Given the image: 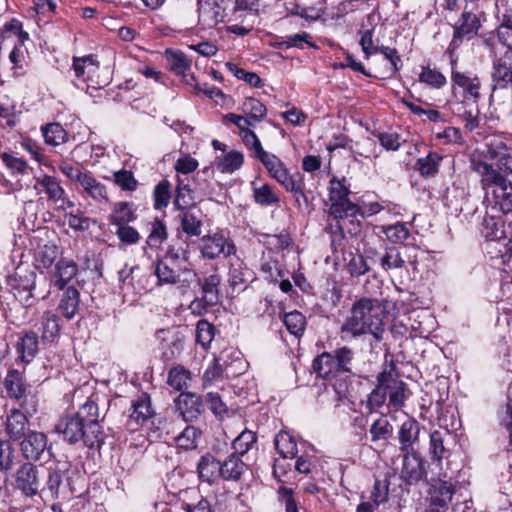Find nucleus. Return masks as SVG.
<instances>
[{"label": "nucleus", "instance_id": "1", "mask_svg": "<svg viewBox=\"0 0 512 512\" xmlns=\"http://www.w3.org/2000/svg\"><path fill=\"white\" fill-rule=\"evenodd\" d=\"M510 148L501 140L487 144L483 155H472L471 169L479 177L484 200L505 215H512V180L508 178Z\"/></svg>", "mask_w": 512, "mask_h": 512}, {"label": "nucleus", "instance_id": "2", "mask_svg": "<svg viewBox=\"0 0 512 512\" xmlns=\"http://www.w3.org/2000/svg\"><path fill=\"white\" fill-rule=\"evenodd\" d=\"M385 309L378 299L363 297L352 304L349 315L340 327L344 341L370 334L380 342L385 332Z\"/></svg>", "mask_w": 512, "mask_h": 512}, {"label": "nucleus", "instance_id": "3", "mask_svg": "<svg viewBox=\"0 0 512 512\" xmlns=\"http://www.w3.org/2000/svg\"><path fill=\"white\" fill-rule=\"evenodd\" d=\"M56 431L70 444L83 440L89 448H100L104 442L99 409L91 399H88L75 414L62 418L56 425Z\"/></svg>", "mask_w": 512, "mask_h": 512}, {"label": "nucleus", "instance_id": "4", "mask_svg": "<svg viewBox=\"0 0 512 512\" xmlns=\"http://www.w3.org/2000/svg\"><path fill=\"white\" fill-rule=\"evenodd\" d=\"M354 352L347 346L339 347L333 352H323L313 361V369L319 377L330 382L336 401L341 402L348 397L349 384L347 377L351 374Z\"/></svg>", "mask_w": 512, "mask_h": 512}, {"label": "nucleus", "instance_id": "5", "mask_svg": "<svg viewBox=\"0 0 512 512\" xmlns=\"http://www.w3.org/2000/svg\"><path fill=\"white\" fill-rule=\"evenodd\" d=\"M188 251L170 245L165 255L155 264V275L160 284L176 285L188 288L195 281L197 274L190 268Z\"/></svg>", "mask_w": 512, "mask_h": 512}, {"label": "nucleus", "instance_id": "6", "mask_svg": "<svg viewBox=\"0 0 512 512\" xmlns=\"http://www.w3.org/2000/svg\"><path fill=\"white\" fill-rule=\"evenodd\" d=\"M455 494V485L447 479L446 473L431 478L428 489V507L426 512H448Z\"/></svg>", "mask_w": 512, "mask_h": 512}, {"label": "nucleus", "instance_id": "7", "mask_svg": "<svg viewBox=\"0 0 512 512\" xmlns=\"http://www.w3.org/2000/svg\"><path fill=\"white\" fill-rule=\"evenodd\" d=\"M14 489L27 498L40 497L42 490L41 472L31 462L22 463L13 474Z\"/></svg>", "mask_w": 512, "mask_h": 512}, {"label": "nucleus", "instance_id": "8", "mask_svg": "<svg viewBox=\"0 0 512 512\" xmlns=\"http://www.w3.org/2000/svg\"><path fill=\"white\" fill-rule=\"evenodd\" d=\"M73 70L78 82L87 85V92L90 89L98 90L108 84V78L100 73L99 63L93 55H86L73 59Z\"/></svg>", "mask_w": 512, "mask_h": 512}, {"label": "nucleus", "instance_id": "9", "mask_svg": "<svg viewBox=\"0 0 512 512\" xmlns=\"http://www.w3.org/2000/svg\"><path fill=\"white\" fill-rule=\"evenodd\" d=\"M51 447L48 436L35 430H31L19 442L22 457L31 463L41 460L46 453L50 454Z\"/></svg>", "mask_w": 512, "mask_h": 512}, {"label": "nucleus", "instance_id": "10", "mask_svg": "<svg viewBox=\"0 0 512 512\" xmlns=\"http://www.w3.org/2000/svg\"><path fill=\"white\" fill-rule=\"evenodd\" d=\"M221 277L218 274H211L201 282V297L196 298L190 305L193 312L201 314L202 310L217 305L220 301L219 286Z\"/></svg>", "mask_w": 512, "mask_h": 512}, {"label": "nucleus", "instance_id": "11", "mask_svg": "<svg viewBox=\"0 0 512 512\" xmlns=\"http://www.w3.org/2000/svg\"><path fill=\"white\" fill-rule=\"evenodd\" d=\"M402 456L400 477L406 484L417 485L426 479L425 460L418 452L403 453Z\"/></svg>", "mask_w": 512, "mask_h": 512}, {"label": "nucleus", "instance_id": "12", "mask_svg": "<svg viewBox=\"0 0 512 512\" xmlns=\"http://www.w3.org/2000/svg\"><path fill=\"white\" fill-rule=\"evenodd\" d=\"M36 275L33 271H18L11 283V290L16 300L23 306L33 305Z\"/></svg>", "mask_w": 512, "mask_h": 512}, {"label": "nucleus", "instance_id": "13", "mask_svg": "<svg viewBox=\"0 0 512 512\" xmlns=\"http://www.w3.org/2000/svg\"><path fill=\"white\" fill-rule=\"evenodd\" d=\"M451 81L454 91L460 89L464 100L477 102L480 98L481 81L472 72H461L452 68Z\"/></svg>", "mask_w": 512, "mask_h": 512}, {"label": "nucleus", "instance_id": "14", "mask_svg": "<svg viewBox=\"0 0 512 512\" xmlns=\"http://www.w3.org/2000/svg\"><path fill=\"white\" fill-rule=\"evenodd\" d=\"M236 251L235 245L221 234L204 236L201 239V253L204 258L228 257Z\"/></svg>", "mask_w": 512, "mask_h": 512}, {"label": "nucleus", "instance_id": "15", "mask_svg": "<svg viewBox=\"0 0 512 512\" xmlns=\"http://www.w3.org/2000/svg\"><path fill=\"white\" fill-rule=\"evenodd\" d=\"M77 190L83 198L92 199L98 204L109 202L108 190L105 184L99 181L90 171H86L82 179L77 184Z\"/></svg>", "mask_w": 512, "mask_h": 512}, {"label": "nucleus", "instance_id": "16", "mask_svg": "<svg viewBox=\"0 0 512 512\" xmlns=\"http://www.w3.org/2000/svg\"><path fill=\"white\" fill-rule=\"evenodd\" d=\"M4 427L11 442L21 440L31 431L26 413L20 409H12L7 413Z\"/></svg>", "mask_w": 512, "mask_h": 512}, {"label": "nucleus", "instance_id": "17", "mask_svg": "<svg viewBox=\"0 0 512 512\" xmlns=\"http://www.w3.org/2000/svg\"><path fill=\"white\" fill-rule=\"evenodd\" d=\"M345 182V179L339 180L336 177H332L329 182L330 215L340 213L343 209L354 204L348 198L350 189Z\"/></svg>", "mask_w": 512, "mask_h": 512}, {"label": "nucleus", "instance_id": "18", "mask_svg": "<svg viewBox=\"0 0 512 512\" xmlns=\"http://www.w3.org/2000/svg\"><path fill=\"white\" fill-rule=\"evenodd\" d=\"M337 221V227L342 234L356 236L361 231V220L363 214L360 208L353 204L340 211V213L331 215Z\"/></svg>", "mask_w": 512, "mask_h": 512}, {"label": "nucleus", "instance_id": "19", "mask_svg": "<svg viewBox=\"0 0 512 512\" xmlns=\"http://www.w3.org/2000/svg\"><path fill=\"white\" fill-rule=\"evenodd\" d=\"M420 424L409 418L404 421L398 431L399 450L401 453L417 452L415 445L419 442Z\"/></svg>", "mask_w": 512, "mask_h": 512}, {"label": "nucleus", "instance_id": "20", "mask_svg": "<svg viewBox=\"0 0 512 512\" xmlns=\"http://www.w3.org/2000/svg\"><path fill=\"white\" fill-rule=\"evenodd\" d=\"M176 406L186 422L196 420L204 411L201 398L193 393H181L177 399Z\"/></svg>", "mask_w": 512, "mask_h": 512}, {"label": "nucleus", "instance_id": "21", "mask_svg": "<svg viewBox=\"0 0 512 512\" xmlns=\"http://www.w3.org/2000/svg\"><path fill=\"white\" fill-rule=\"evenodd\" d=\"M78 266L71 259H60L50 274V283L62 290L77 275Z\"/></svg>", "mask_w": 512, "mask_h": 512}, {"label": "nucleus", "instance_id": "22", "mask_svg": "<svg viewBox=\"0 0 512 512\" xmlns=\"http://www.w3.org/2000/svg\"><path fill=\"white\" fill-rule=\"evenodd\" d=\"M492 80L495 88H505L512 83V53L494 60Z\"/></svg>", "mask_w": 512, "mask_h": 512}, {"label": "nucleus", "instance_id": "23", "mask_svg": "<svg viewBox=\"0 0 512 512\" xmlns=\"http://www.w3.org/2000/svg\"><path fill=\"white\" fill-rule=\"evenodd\" d=\"M198 13L199 22L205 28H212L223 19V10L216 0H199Z\"/></svg>", "mask_w": 512, "mask_h": 512}, {"label": "nucleus", "instance_id": "24", "mask_svg": "<svg viewBox=\"0 0 512 512\" xmlns=\"http://www.w3.org/2000/svg\"><path fill=\"white\" fill-rule=\"evenodd\" d=\"M200 480L209 484L221 478V462L210 453L203 455L197 465Z\"/></svg>", "mask_w": 512, "mask_h": 512}, {"label": "nucleus", "instance_id": "25", "mask_svg": "<svg viewBox=\"0 0 512 512\" xmlns=\"http://www.w3.org/2000/svg\"><path fill=\"white\" fill-rule=\"evenodd\" d=\"M247 470V464L236 453L230 454L221 462V478L225 481H239Z\"/></svg>", "mask_w": 512, "mask_h": 512}, {"label": "nucleus", "instance_id": "26", "mask_svg": "<svg viewBox=\"0 0 512 512\" xmlns=\"http://www.w3.org/2000/svg\"><path fill=\"white\" fill-rule=\"evenodd\" d=\"M369 433L375 447L384 448L393 434V426L386 416H381L372 423Z\"/></svg>", "mask_w": 512, "mask_h": 512}, {"label": "nucleus", "instance_id": "27", "mask_svg": "<svg viewBox=\"0 0 512 512\" xmlns=\"http://www.w3.org/2000/svg\"><path fill=\"white\" fill-rule=\"evenodd\" d=\"M383 383H386L387 397L394 407H401L404 404V383L392 371H384Z\"/></svg>", "mask_w": 512, "mask_h": 512}, {"label": "nucleus", "instance_id": "28", "mask_svg": "<svg viewBox=\"0 0 512 512\" xmlns=\"http://www.w3.org/2000/svg\"><path fill=\"white\" fill-rule=\"evenodd\" d=\"M38 335L34 331L26 332L16 345L17 352L23 363H30L38 353Z\"/></svg>", "mask_w": 512, "mask_h": 512}, {"label": "nucleus", "instance_id": "29", "mask_svg": "<svg viewBox=\"0 0 512 512\" xmlns=\"http://www.w3.org/2000/svg\"><path fill=\"white\" fill-rule=\"evenodd\" d=\"M59 317L52 311H45L41 316L38 330L43 342L54 341L60 332Z\"/></svg>", "mask_w": 512, "mask_h": 512}, {"label": "nucleus", "instance_id": "30", "mask_svg": "<svg viewBox=\"0 0 512 512\" xmlns=\"http://www.w3.org/2000/svg\"><path fill=\"white\" fill-rule=\"evenodd\" d=\"M479 27L480 21L476 15L471 12H463L454 26V37L470 39L477 33Z\"/></svg>", "mask_w": 512, "mask_h": 512}, {"label": "nucleus", "instance_id": "31", "mask_svg": "<svg viewBox=\"0 0 512 512\" xmlns=\"http://www.w3.org/2000/svg\"><path fill=\"white\" fill-rule=\"evenodd\" d=\"M450 437L451 435L448 430H435L430 434L429 453L433 462L440 463L443 458L448 457L449 451L445 446V442Z\"/></svg>", "mask_w": 512, "mask_h": 512}, {"label": "nucleus", "instance_id": "32", "mask_svg": "<svg viewBox=\"0 0 512 512\" xmlns=\"http://www.w3.org/2000/svg\"><path fill=\"white\" fill-rule=\"evenodd\" d=\"M80 303L79 291L69 286L63 293L58 309L66 319H72L78 311Z\"/></svg>", "mask_w": 512, "mask_h": 512}, {"label": "nucleus", "instance_id": "33", "mask_svg": "<svg viewBox=\"0 0 512 512\" xmlns=\"http://www.w3.org/2000/svg\"><path fill=\"white\" fill-rule=\"evenodd\" d=\"M154 414L151 406L150 397L146 393H142L132 402V412L130 419L138 424H143L149 420Z\"/></svg>", "mask_w": 512, "mask_h": 512}, {"label": "nucleus", "instance_id": "34", "mask_svg": "<svg viewBox=\"0 0 512 512\" xmlns=\"http://www.w3.org/2000/svg\"><path fill=\"white\" fill-rule=\"evenodd\" d=\"M165 57L170 70L177 76L186 77L187 72L191 69V60L179 50L167 49Z\"/></svg>", "mask_w": 512, "mask_h": 512}, {"label": "nucleus", "instance_id": "35", "mask_svg": "<svg viewBox=\"0 0 512 512\" xmlns=\"http://www.w3.org/2000/svg\"><path fill=\"white\" fill-rule=\"evenodd\" d=\"M7 395L16 400L25 397L26 386L22 374L15 369L9 370L4 379Z\"/></svg>", "mask_w": 512, "mask_h": 512}, {"label": "nucleus", "instance_id": "36", "mask_svg": "<svg viewBox=\"0 0 512 512\" xmlns=\"http://www.w3.org/2000/svg\"><path fill=\"white\" fill-rule=\"evenodd\" d=\"M63 485V472L60 469L50 470L45 485L42 484V500H55L60 496Z\"/></svg>", "mask_w": 512, "mask_h": 512}, {"label": "nucleus", "instance_id": "37", "mask_svg": "<svg viewBox=\"0 0 512 512\" xmlns=\"http://www.w3.org/2000/svg\"><path fill=\"white\" fill-rule=\"evenodd\" d=\"M136 219V214L132 205L128 202H118L114 204L113 210L109 215V222L116 227L128 225Z\"/></svg>", "mask_w": 512, "mask_h": 512}, {"label": "nucleus", "instance_id": "38", "mask_svg": "<svg viewBox=\"0 0 512 512\" xmlns=\"http://www.w3.org/2000/svg\"><path fill=\"white\" fill-rule=\"evenodd\" d=\"M442 156L435 151L429 152L425 157L416 161L415 169L422 177H434L439 170Z\"/></svg>", "mask_w": 512, "mask_h": 512}, {"label": "nucleus", "instance_id": "39", "mask_svg": "<svg viewBox=\"0 0 512 512\" xmlns=\"http://www.w3.org/2000/svg\"><path fill=\"white\" fill-rule=\"evenodd\" d=\"M252 278V271L244 263L236 258L230 262L229 283L233 288L241 286Z\"/></svg>", "mask_w": 512, "mask_h": 512}, {"label": "nucleus", "instance_id": "40", "mask_svg": "<svg viewBox=\"0 0 512 512\" xmlns=\"http://www.w3.org/2000/svg\"><path fill=\"white\" fill-rule=\"evenodd\" d=\"M274 444L276 450L283 458L292 459L298 452L295 439L286 431H280L276 435Z\"/></svg>", "mask_w": 512, "mask_h": 512}, {"label": "nucleus", "instance_id": "41", "mask_svg": "<svg viewBox=\"0 0 512 512\" xmlns=\"http://www.w3.org/2000/svg\"><path fill=\"white\" fill-rule=\"evenodd\" d=\"M378 261L384 271L400 269L405 264L399 249L394 246L387 247L382 254H379Z\"/></svg>", "mask_w": 512, "mask_h": 512}, {"label": "nucleus", "instance_id": "42", "mask_svg": "<svg viewBox=\"0 0 512 512\" xmlns=\"http://www.w3.org/2000/svg\"><path fill=\"white\" fill-rule=\"evenodd\" d=\"M481 232L487 240H499L504 236V223L499 217L486 215Z\"/></svg>", "mask_w": 512, "mask_h": 512}, {"label": "nucleus", "instance_id": "43", "mask_svg": "<svg viewBox=\"0 0 512 512\" xmlns=\"http://www.w3.org/2000/svg\"><path fill=\"white\" fill-rule=\"evenodd\" d=\"M45 143L52 146L61 145L68 140V134L59 123H49L41 128Z\"/></svg>", "mask_w": 512, "mask_h": 512}, {"label": "nucleus", "instance_id": "44", "mask_svg": "<svg viewBox=\"0 0 512 512\" xmlns=\"http://www.w3.org/2000/svg\"><path fill=\"white\" fill-rule=\"evenodd\" d=\"M259 160L275 180L279 181L281 178L285 179V174L288 170L284 167V164L277 156L266 152L262 153Z\"/></svg>", "mask_w": 512, "mask_h": 512}, {"label": "nucleus", "instance_id": "45", "mask_svg": "<svg viewBox=\"0 0 512 512\" xmlns=\"http://www.w3.org/2000/svg\"><path fill=\"white\" fill-rule=\"evenodd\" d=\"M242 111L253 124L254 122H261L267 113L265 105L256 98L245 99L242 104Z\"/></svg>", "mask_w": 512, "mask_h": 512}, {"label": "nucleus", "instance_id": "46", "mask_svg": "<svg viewBox=\"0 0 512 512\" xmlns=\"http://www.w3.org/2000/svg\"><path fill=\"white\" fill-rule=\"evenodd\" d=\"M58 255V247L53 243H47L38 247L35 259L39 266H42L43 268H49L55 262Z\"/></svg>", "mask_w": 512, "mask_h": 512}, {"label": "nucleus", "instance_id": "47", "mask_svg": "<svg viewBox=\"0 0 512 512\" xmlns=\"http://www.w3.org/2000/svg\"><path fill=\"white\" fill-rule=\"evenodd\" d=\"M181 227L189 236H199L201 234L202 222L199 217L191 210L182 211L179 214Z\"/></svg>", "mask_w": 512, "mask_h": 512}, {"label": "nucleus", "instance_id": "48", "mask_svg": "<svg viewBox=\"0 0 512 512\" xmlns=\"http://www.w3.org/2000/svg\"><path fill=\"white\" fill-rule=\"evenodd\" d=\"M37 184L43 187L50 200L58 201L65 194L60 182L55 177L44 175L42 178H37Z\"/></svg>", "mask_w": 512, "mask_h": 512}, {"label": "nucleus", "instance_id": "49", "mask_svg": "<svg viewBox=\"0 0 512 512\" xmlns=\"http://www.w3.org/2000/svg\"><path fill=\"white\" fill-rule=\"evenodd\" d=\"M190 380V372L184 367L177 366L169 371L167 383L175 390L182 391L188 387Z\"/></svg>", "mask_w": 512, "mask_h": 512}, {"label": "nucleus", "instance_id": "50", "mask_svg": "<svg viewBox=\"0 0 512 512\" xmlns=\"http://www.w3.org/2000/svg\"><path fill=\"white\" fill-rule=\"evenodd\" d=\"M15 448L8 439H0V471L8 472L14 465Z\"/></svg>", "mask_w": 512, "mask_h": 512}, {"label": "nucleus", "instance_id": "51", "mask_svg": "<svg viewBox=\"0 0 512 512\" xmlns=\"http://www.w3.org/2000/svg\"><path fill=\"white\" fill-rule=\"evenodd\" d=\"M384 371L377 377V386L368 396L367 405L370 410L382 406L387 399L386 383H383Z\"/></svg>", "mask_w": 512, "mask_h": 512}, {"label": "nucleus", "instance_id": "52", "mask_svg": "<svg viewBox=\"0 0 512 512\" xmlns=\"http://www.w3.org/2000/svg\"><path fill=\"white\" fill-rule=\"evenodd\" d=\"M283 323L292 335L298 337L304 331L306 320L302 313L294 310L284 315Z\"/></svg>", "mask_w": 512, "mask_h": 512}, {"label": "nucleus", "instance_id": "53", "mask_svg": "<svg viewBox=\"0 0 512 512\" xmlns=\"http://www.w3.org/2000/svg\"><path fill=\"white\" fill-rule=\"evenodd\" d=\"M256 434L250 430H244L233 441V449L239 456L246 454L256 444Z\"/></svg>", "mask_w": 512, "mask_h": 512}, {"label": "nucleus", "instance_id": "54", "mask_svg": "<svg viewBox=\"0 0 512 512\" xmlns=\"http://www.w3.org/2000/svg\"><path fill=\"white\" fill-rule=\"evenodd\" d=\"M243 154L238 151H231L219 159L218 169L223 173H232L239 169L243 164Z\"/></svg>", "mask_w": 512, "mask_h": 512}, {"label": "nucleus", "instance_id": "55", "mask_svg": "<svg viewBox=\"0 0 512 512\" xmlns=\"http://www.w3.org/2000/svg\"><path fill=\"white\" fill-rule=\"evenodd\" d=\"M280 184H282L285 189L289 192H292L293 194H299L303 198V203L305 205L308 204V199L303 191V180L302 176L299 173L295 174H289L287 172L285 174V179L281 178V180L278 181Z\"/></svg>", "mask_w": 512, "mask_h": 512}, {"label": "nucleus", "instance_id": "56", "mask_svg": "<svg viewBox=\"0 0 512 512\" xmlns=\"http://www.w3.org/2000/svg\"><path fill=\"white\" fill-rule=\"evenodd\" d=\"M200 431L193 426H187L176 438L178 447L185 450H192L197 447V439L200 436Z\"/></svg>", "mask_w": 512, "mask_h": 512}, {"label": "nucleus", "instance_id": "57", "mask_svg": "<svg viewBox=\"0 0 512 512\" xmlns=\"http://www.w3.org/2000/svg\"><path fill=\"white\" fill-rule=\"evenodd\" d=\"M166 225L159 219L151 223L150 233L147 238V244L151 248H158L167 239Z\"/></svg>", "mask_w": 512, "mask_h": 512}, {"label": "nucleus", "instance_id": "58", "mask_svg": "<svg viewBox=\"0 0 512 512\" xmlns=\"http://www.w3.org/2000/svg\"><path fill=\"white\" fill-rule=\"evenodd\" d=\"M419 81L433 88L440 89L446 84L445 76L430 67H424L419 74Z\"/></svg>", "mask_w": 512, "mask_h": 512}, {"label": "nucleus", "instance_id": "59", "mask_svg": "<svg viewBox=\"0 0 512 512\" xmlns=\"http://www.w3.org/2000/svg\"><path fill=\"white\" fill-rule=\"evenodd\" d=\"M193 198L191 196V190L188 185L183 184L181 180H178V185L176 188V196L174 199V206L178 210L185 211L187 208L193 205Z\"/></svg>", "mask_w": 512, "mask_h": 512}, {"label": "nucleus", "instance_id": "60", "mask_svg": "<svg viewBox=\"0 0 512 512\" xmlns=\"http://www.w3.org/2000/svg\"><path fill=\"white\" fill-rule=\"evenodd\" d=\"M215 335V327L206 320H200L196 328V340L202 347L206 348L212 342Z\"/></svg>", "mask_w": 512, "mask_h": 512}, {"label": "nucleus", "instance_id": "61", "mask_svg": "<svg viewBox=\"0 0 512 512\" xmlns=\"http://www.w3.org/2000/svg\"><path fill=\"white\" fill-rule=\"evenodd\" d=\"M154 207L156 209H162L169 204L171 194H170V184L168 181L163 180L160 181L154 188Z\"/></svg>", "mask_w": 512, "mask_h": 512}, {"label": "nucleus", "instance_id": "62", "mask_svg": "<svg viewBox=\"0 0 512 512\" xmlns=\"http://www.w3.org/2000/svg\"><path fill=\"white\" fill-rule=\"evenodd\" d=\"M384 232L387 239L392 243H403L410 236V231L404 223L390 225Z\"/></svg>", "mask_w": 512, "mask_h": 512}, {"label": "nucleus", "instance_id": "63", "mask_svg": "<svg viewBox=\"0 0 512 512\" xmlns=\"http://www.w3.org/2000/svg\"><path fill=\"white\" fill-rule=\"evenodd\" d=\"M254 199L257 204L262 206L272 205L279 201L278 197L273 193L270 186L264 184L260 187H255L253 189Z\"/></svg>", "mask_w": 512, "mask_h": 512}, {"label": "nucleus", "instance_id": "64", "mask_svg": "<svg viewBox=\"0 0 512 512\" xmlns=\"http://www.w3.org/2000/svg\"><path fill=\"white\" fill-rule=\"evenodd\" d=\"M499 41L512 53V18L505 17L497 30Z\"/></svg>", "mask_w": 512, "mask_h": 512}]
</instances>
